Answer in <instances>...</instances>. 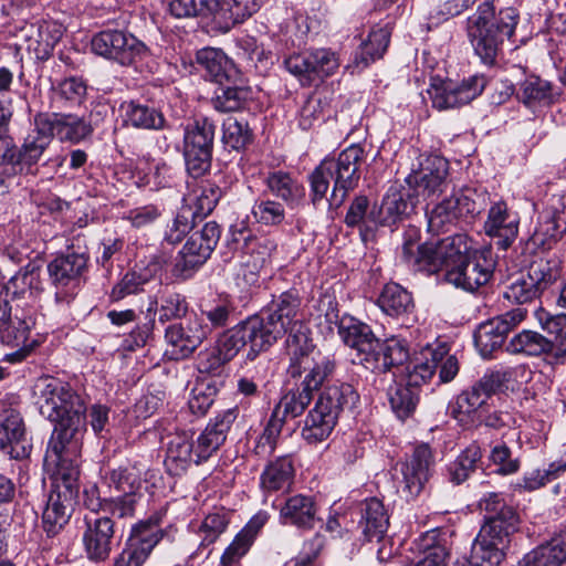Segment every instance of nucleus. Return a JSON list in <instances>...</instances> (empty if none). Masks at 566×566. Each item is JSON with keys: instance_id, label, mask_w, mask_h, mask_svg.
Masks as SVG:
<instances>
[{"instance_id": "obj_1", "label": "nucleus", "mask_w": 566, "mask_h": 566, "mask_svg": "<svg viewBox=\"0 0 566 566\" xmlns=\"http://www.w3.org/2000/svg\"><path fill=\"white\" fill-rule=\"evenodd\" d=\"M408 230L402 244V259L416 271L436 273L446 268V280L457 287L473 292L486 284L495 262L490 250H471L465 234L459 233L422 244Z\"/></svg>"}, {"instance_id": "obj_2", "label": "nucleus", "mask_w": 566, "mask_h": 566, "mask_svg": "<svg viewBox=\"0 0 566 566\" xmlns=\"http://www.w3.org/2000/svg\"><path fill=\"white\" fill-rule=\"evenodd\" d=\"M300 350V347L293 346L287 374L292 378L304 375L301 389L284 395L274 408L261 437V440H265L269 444H272V439L280 433L286 418L293 419L301 416L312 401L313 392L329 381L336 370V361L332 356L324 354L304 356Z\"/></svg>"}, {"instance_id": "obj_3", "label": "nucleus", "mask_w": 566, "mask_h": 566, "mask_svg": "<svg viewBox=\"0 0 566 566\" xmlns=\"http://www.w3.org/2000/svg\"><path fill=\"white\" fill-rule=\"evenodd\" d=\"M35 395L40 413L56 423L53 438L62 444L77 442L86 427L84 399L69 384L53 377L39 379Z\"/></svg>"}, {"instance_id": "obj_4", "label": "nucleus", "mask_w": 566, "mask_h": 566, "mask_svg": "<svg viewBox=\"0 0 566 566\" xmlns=\"http://www.w3.org/2000/svg\"><path fill=\"white\" fill-rule=\"evenodd\" d=\"M485 513L484 524L472 545L473 562L486 560L490 566H499L506 556L511 538L518 530L520 516L499 493H488L479 501Z\"/></svg>"}, {"instance_id": "obj_5", "label": "nucleus", "mask_w": 566, "mask_h": 566, "mask_svg": "<svg viewBox=\"0 0 566 566\" xmlns=\"http://www.w3.org/2000/svg\"><path fill=\"white\" fill-rule=\"evenodd\" d=\"M520 21L514 8L495 11L492 1H483L467 20V36L474 53L486 65L495 63L505 40H510Z\"/></svg>"}, {"instance_id": "obj_6", "label": "nucleus", "mask_w": 566, "mask_h": 566, "mask_svg": "<svg viewBox=\"0 0 566 566\" xmlns=\"http://www.w3.org/2000/svg\"><path fill=\"white\" fill-rule=\"evenodd\" d=\"M364 157V148L353 144L342 150L337 157L325 158L308 176L313 205L317 206L325 198L329 181L333 180L329 205L339 207L349 191L358 186Z\"/></svg>"}, {"instance_id": "obj_7", "label": "nucleus", "mask_w": 566, "mask_h": 566, "mask_svg": "<svg viewBox=\"0 0 566 566\" xmlns=\"http://www.w3.org/2000/svg\"><path fill=\"white\" fill-rule=\"evenodd\" d=\"M262 319V333L264 338L272 346L280 337L289 333L286 338V349L292 359V348L300 347L304 356H314L322 354L315 350L310 339L306 328L301 319V298L296 291L282 293L272 302L269 314Z\"/></svg>"}, {"instance_id": "obj_8", "label": "nucleus", "mask_w": 566, "mask_h": 566, "mask_svg": "<svg viewBox=\"0 0 566 566\" xmlns=\"http://www.w3.org/2000/svg\"><path fill=\"white\" fill-rule=\"evenodd\" d=\"M357 401L358 395L349 384L336 382L325 386L305 419L302 429L304 440L308 443H318L327 439L340 412L345 408H353Z\"/></svg>"}, {"instance_id": "obj_9", "label": "nucleus", "mask_w": 566, "mask_h": 566, "mask_svg": "<svg viewBox=\"0 0 566 566\" xmlns=\"http://www.w3.org/2000/svg\"><path fill=\"white\" fill-rule=\"evenodd\" d=\"M518 373H525V368L523 366L505 368L483 376L470 389L462 391L457 397L451 406L452 418L464 427L482 422L488 400L493 394L509 389V382Z\"/></svg>"}, {"instance_id": "obj_10", "label": "nucleus", "mask_w": 566, "mask_h": 566, "mask_svg": "<svg viewBox=\"0 0 566 566\" xmlns=\"http://www.w3.org/2000/svg\"><path fill=\"white\" fill-rule=\"evenodd\" d=\"M486 203V192L474 187L454 190L450 197L436 205L428 213V230L439 233L457 220L475 216Z\"/></svg>"}, {"instance_id": "obj_11", "label": "nucleus", "mask_w": 566, "mask_h": 566, "mask_svg": "<svg viewBox=\"0 0 566 566\" xmlns=\"http://www.w3.org/2000/svg\"><path fill=\"white\" fill-rule=\"evenodd\" d=\"M55 301L69 304L75 296L88 269V255L85 252L66 251L55 256L46 266Z\"/></svg>"}, {"instance_id": "obj_12", "label": "nucleus", "mask_w": 566, "mask_h": 566, "mask_svg": "<svg viewBox=\"0 0 566 566\" xmlns=\"http://www.w3.org/2000/svg\"><path fill=\"white\" fill-rule=\"evenodd\" d=\"M143 474V470L135 464L112 470L107 475L108 486L122 495L105 501L102 504L103 511L120 518L133 516L140 492L146 489Z\"/></svg>"}, {"instance_id": "obj_13", "label": "nucleus", "mask_w": 566, "mask_h": 566, "mask_svg": "<svg viewBox=\"0 0 566 566\" xmlns=\"http://www.w3.org/2000/svg\"><path fill=\"white\" fill-rule=\"evenodd\" d=\"M214 124L208 118L189 124L184 135V156L190 177L200 178L211 167Z\"/></svg>"}, {"instance_id": "obj_14", "label": "nucleus", "mask_w": 566, "mask_h": 566, "mask_svg": "<svg viewBox=\"0 0 566 566\" xmlns=\"http://www.w3.org/2000/svg\"><path fill=\"white\" fill-rule=\"evenodd\" d=\"M559 275L560 269L556 261L536 260L526 274H522L505 287L503 296L518 304L532 302L555 283Z\"/></svg>"}, {"instance_id": "obj_15", "label": "nucleus", "mask_w": 566, "mask_h": 566, "mask_svg": "<svg viewBox=\"0 0 566 566\" xmlns=\"http://www.w3.org/2000/svg\"><path fill=\"white\" fill-rule=\"evenodd\" d=\"M285 69L304 86L333 75L339 67V57L331 49L319 48L290 55Z\"/></svg>"}, {"instance_id": "obj_16", "label": "nucleus", "mask_w": 566, "mask_h": 566, "mask_svg": "<svg viewBox=\"0 0 566 566\" xmlns=\"http://www.w3.org/2000/svg\"><path fill=\"white\" fill-rule=\"evenodd\" d=\"M220 235L221 229L214 221H209L200 230L193 231L179 252L174 272L179 276L188 277L193 270L209 259Z\"/></svg>"}, {"instance_id": "obj_17", "label": "nucleus", "mask_w": 566, "mask_h": 566, "mask_svg": "<svg viewBox=\"0 0 566 566\" xmlns=\"http://www.w3.org/2000/svg\"><path fill=\"white\" fill-rule=\"evenodd\" d=\"M217 346L223 358L231 360L244 347H249L248 358L254 359L259 353L266 350L270 344L262 333L261 317L252 316L223 333Z\"/></svg>"}, {"instance_id": "obj_18", "label": "nucleus", "mask_w": 566, "mask_h": 566, "mask_svg": "<svg viewBox=\"0 0 566 566\" xmlns=\"http://www.w3.org/2000/svg\"><path fill=\"white\" fill-rule=\"evenodd\" d=\"M437 368L442 382L452 380L459 371V363L454 355H449L446 345L437 347L427 346L415 359L412 368L408 371L410 386L419 387L432 378Z\"/></svg>"}, {"instance_id": "obj_19", "label": "nucleus", "mask_w": 566, "mask_h": 566, "mask_svg": "<svg viewBox=\"0 0 566 566\" xmlns=\"http://www.w3.org/2000/svg\"><path fill=\"white\" fill-rule=\"evenodd\" d=\"M448 176L449 161L439 155H428L420 157L419 167L407 177V182L417 196L430 198L446 189Z\"/></svg>"}, {"instance_id": "obj_20", "label": "nucleus", "mask_w": 566, "mask_h": 566, "mask_svg": "<svg viewBox=\"0 0 566 566\" xmlns=\"http://www.w3.org/2000/svg\"><path fill=\"white\" fill-rule=\"evenodd\" d=\"M485 85L484 76L473 75L461 83L452 81L433 83L428 90V94L431 97L432 106L442 111L469 104L483 92Z\"/></svg>"}, {"instance_id": "obj_21", "label": "nucleus", "mask_w": 566, "mask_h": 566, "mask_svg": "<svg viewBox=\"0 0 566 566\" xmlns=\"http://www.w3.org/2000/svg\"><path fill=\"white\" fill-rule=\"evenodd\" d=\"M92 51L122 65H129L144 51V44L134 35L118 30H106L95 34L91 41Z\"/></svg>"}, {"instance_id": "obj_22", "label": "nucleus", "mask_w": 566, "mask_h": 566, "mask_svg": "<svg viewBox=\"0 0 566 566\" xmlns=\"http://www.w3.org/2000/svg\"><path fill=\"white\" fill-rule=\"evenodd\" d=\"M433 468L434 455L431 448L426 443L415 447L401 467L402 492L407 497L415 499L422 492Z\"/></svg>"}, {"instance_id": "obj_23", "label": "nucleus", "mask_w": 566, "mask_h": 566, "mask_svg": "<svg viewBox=\"0 0 566 566\" xmlns=\"http://www.w3.org/2000/svg\"><path fill=\"white\" fill-rule=\"evenodd\" d=\"M526 317V310L513 308L479 326L474 343L483 357L500 348L506 335Z\"/></svg>"}, {"instance_id": "obj_24", "label": "nucleus", "mask_w": 566, "mask_h": 566, "mask_svg": "<svg viewBox=\"0 0 566 566\" xmlns=\"http://www.w3.org/2000/svg\"><path fill=\"white\" fill-rule=\"evenodd\" d=\"M210 335V327L199 315L171 324L166 328L165 338L172 347L175 357L185 358L192 354Z\"/></svg>"}, {"instance_id": "obj_25", "label": "nucleus", "mask_w": 566, "mask_h": 566, "mask_svg": "<svg viewBox=\"0 0 566 566\" xmlns=\"http://www.w3.org/2000/svg\"><path fill=\"white\" fill-rule=\"evenodd\" d=\"M161 537L163 531L153 522L136 525L113 566H143Z\"/></svg>"}, {"instance_id": "obj_26", "label": "nucleus", "mask_w": 566, "mask_h": 566, "mask_svg": "<svg viewBox=\"0 0 566 566\" xmlns=\"http://www.w3.org/2000/svg\"><path fill=\"white\" fill-rule=\"evenodd\" d=\"M86 528L83 545L90 560H106L112 552L115 536L114 522L108 516L97 514L85 516Z\"/></svg>"}, {"instance_id": "obj_27", "label": "nucleus", "mask_w": 566, "mask_h": 566, "mask_svg": "<svg viewBox=\"0 0 566 566\" xmlns=\"http://www.w3.org/2000/svg\"><path fill=\"white\" fill-rule=\"evenodd\" d=\"M48 114L41 113L34 117V129L28 134L21 148H17V165L22 174H32L53 137L50 130Z\"/></svg>"}, {"instance_id": "obj_28", "label": "nucleus", "mask_w": 566, "mask_h": 566, "mask_svg": "<svg viewBox=\"0 0 566 566\" xmlns=\"http://www.w3.org/2000/svg\"><path fill=\"white\" fill-rule=\"evenodd\" d=\"M31 444L25 436V428L20 413L14 409H6L0 415V452L10 459L27 458Z\"/></svg>"}, {"instance_id": "obj_29", "label": "nucleus", "mask_w": 566, "mask_h": 566, "mask_svg": "<svg viewBox=\"0 0 566 566\" xmlns=\"http://www.w3.org/2000/svg\"><path fill=\"white\" fill-rule=\"evenodd\" d=\"M237 407L220 412L197 439L196 464L207 461L226 441L227 434L238 418Z\"/></svg>"}, {"instance_id": "obj_30", "label": "nucleus", "mask_w": 566, "mask_h": 566, "mask_svg": "<svg viewBox=\"0 0 566 566\" xmlns=\"http://www.w3.org/2000/svg\"><path fill=\"white\" fill-rule=\"evenodd\" d=\"M63 33V25L52 20L31 23L21 30L27 49L40 60L49 59Z\"/></svg>"}, {"instance_id": "obj_31", "label": "nucleus", "mask_w": 566, "mask_h": 566, "mask_svg": "<svg viewBox=\"0 0 566 566\" xmlns=\"http://www.w3.org/2000/svg\"><path fill=\"white\" fill-rule=\"evenodd\" d=\"M191 177L187 181V192L184 195V207L191 219L205 218L210 214L219 199L221 189L209 180H198Z\"/></svg>"}, {"instance_id": "obj_32", "label": "nucleus", "mask_w": 566, "mask_h": 566, "mask_svg": "<svg viewBox=\"0 0 566 566\" xmlns=\"http://www.w3.org/2000/svg\"><path fill=\"white\" fill-rule=\"evenodd\" d=\"M520 218L504 201L493 203L484 223L485 233L497 239V245L507 249L518 234Z\"/></svg>"}, {"instance_id": "obj_33", "label": "nucleus", "mask_w": 566, "mask_h": 566, "mask_svg": "<svg viewBox=\"0 0 566 566\" xmlns=\"http://www.w3.org/2000/svg\"><path fill=\"white\" fill-rule=\"evenodd\" d=\"M338 334L343 342L356 352L353 361L365 366L364 357L368 358L373 348L378 346V339L371 328L354 317H343L338 325Z\"/></svg>"}, {"instance_id": "obj_34", "label": "nucleus", "mask_w": 566, "mask_h": 566, "mask_svg": "<svg viewBox=\"0 0 566 566\" xmlns=\"http://www.w3.org/2000/svg\"><path fill=\"white\" fill-rule=\"evenodd\" d=\"M409 358V348L405 339L390 337L380 343L378 340L377 348H373L371 355L366 361L365 368L375 373H386L392 367L402 365Z\"/></svg>"}, {"instance_id": "obj_35", "label": "nucleus", "mask_w": 566, "mask_h": 566, "mask_svg": "<svg viewBox=\"0 0 566 566\" xmlns=\"http://www.w3.org/2000/svg\"><path fill=\"white\" fill-rule=\"evenodd\" d=\"M34 324V318L31 315L19 316L15 314L9 324L0 331V339L3 344L20 348L15 353L7 355V360L20 361L33 349L34 342L30 340V333Z\"/></svg>"}, {"instance_id": "obj_36", "label": "nucleus", "mask_w": 566, "mask_h": 566, "mask_svg": "<svg viewBox=\"0 0 566 566\" xmlns=\"http://www.w3.org/2000/svg\"><path fill=\"white\" fill-rule=\"evenodd\" d=\"M263 184L271 196L279 198L291 209L298 206L305 197L303 185L284 170L269 171L263 178Z\"/></svg>"}, {"instance_id": "obj_37", "label": "nucleus", "mask_w": 566, "mask_h": 566, "mask_svg": "<svg viewBox=\"0 0 566 566\" xmlns=\"http://www.w3.org/2000/svg\"><path fill=\"white\" fill-rule=\"evenodd\" d=\"M317 505L312 496L296 494L287 497L280 509V520L284 525L298 528L314 527Z\"/></svg>"}, {"instance_id": "obj_38", "label": "nucleus", "mask_w": 566, "mask_h": 566, "mask_svg": "<svg viewBox=\"0 0 566 566\" xmlns=\"http://www.w3.org/2000/svg\"><path fill=\"white\" fill-rule=\"evenodd\" d=\"M196 463L192 433L181 431L172 434L167 444L165 465L175 475L185 472L191 463Z\"/></svg>"}, {"instance_id": "obj_39", "label": "nucleus", "mask_w": 566, "mask_h": 566, "mask_svg": "<svg viewBox=\"0 0 566 566\" xmlns=\"http://www.w3.org/2000/svg\"><path fill=\"white\" fill-rule=\"evenodd\" d=\"M266 522V513L260 512L255 514L226 548L221 556L222 566L235 565L248 553L258 533Z\"/></svg>"}, {"instance_id": "obj_40", "label": "nucleus", "mask_w": 566, "mask_h": 566, "mask_svg": "<svg viewBox=\"0 0 566 566\" xmlns=\"http://www.w3.org/2000/svg\"><path fill=\"white\" fill-rule=\"evenodd\" d=\"M566 562V531L527 553L515 566H560Z\"/></svg>"}, {"instance_id": "obj_41", "label": "nucleus", "mask_w": 566, "mask_h": 566, "mask_svg": "<svg viewBox=\"0 0 566 566\" xmlns=\"http://www.w3.org/2000/svg\"><path fill=\"white\" fill-rule=\"evenodd\" d=\"M566 231V193L554 195L541 216L536 233L557 240Z\"/></svg>"}, {"instance_id": "obj_42", "label": "nucleus", "mask_w": 566, "mask_h": 566, "mask_svg": "<svg viewBox=\"0 0 566 566\" xmlns=\"http://www.w3.org/2000/svg\"><path fill=\"white\" fill-rule=\"evenodd\" d=\"M516 97L526 107L536 111L553 103V85L539 76L530 75L520 83Z\"/></svg>"}, {"instance_id": "obj_43", "label": "nucleus", "mask_w": 566, "mask_h": 566, "mask_svg": "<svg viewBox=\"0 0 566 566\" xmlns=\"http://www.w3.org/2000/svg\"><path fill=\"white\" fill-rule=\"evenodd\" d=\"M359 526L367 541L379 542L384 538L389 526V516L381 501L373 497L365 502Z\"/></svg>"}, {"instance_id": "obj_44", "label": "nucleus", "mask_w": 566, "mask_h": 566, "mask_svg": "<svg viewBox=\"0 0 566 566\" xmlns=\"http://www.w3.org/2000/svg\"><path fill=\"white\" fill-rule=\"evenodd\" d=\"M52 137L63 142L80 143L92 133V127L84 119L72 115L48 114Z\"/></svg>"}, {"instance_id": "obj_45", "label": "nucleus", "mask_w": 566, "mask_h": 566, "mask_svg": "<svg viewBox=\"0 0 566 566\" xmlns=\"http://www.w3.org/2000/svg\"><path fill=\"white\" fill-rule=\"evenodd\" d=\"M196 61L211 81L222 84L234 71L233 63L219 49L205 48L197 52Z\"/></svg>"}, {"instance_id": "obj_46", "label": "nucleus", "mask_w": 566, "mask_h": 566, "mask_svg": "<svg viewBox=\"0 0 566 566\" xmlns=\"http://www.w3.org/2000/svg\"><path fill=\"white\" fill-rule=\"evenodd\" d=\"M507 350L513 354H525L528 356L545 355L549 363H553L552 340L542 334L525 329L516 334L509 343Z\"/></svg>"}, {"instance_id": "obj_47", "label": "nucleus", "mask_w": 566, "mask_h": 566, "mask_svg": "<svg viewBox=\"0 0 566 566\" xmlns=\"http://www.w3.org/2000/svg\"><path fill=\"white\" fill-rule=\"evenodd\" d=\"M536 316L543 329L555 336L552 340L553 363H566V314L552 316L544 310H539Z\"/></svg>"}, {"instance_id": "obj_48", "label": "nucleus", "mask_w": 566, "mask_h": 566, "mask_svg": "<svg viewBox=\"0 0 566 566\" xmlns=\"http://www.w3.org/2000/svg\"><path fill=\"white\" fill-rule=\"evenodd\" d=\"M378 305L384 313L395 317L409 314L415 307L411 294L397 283L385 285Z\"/></svg>"}, {"instance_id": "obj_49", "label": "nucleus", "mask_w": 566, "mask_h": 566, "mask_svg": "<svg viewBox=\"0 0 566 566\" xmlns=\"http://www.w3.org/2000/svg\"><path fill=\"white\" fill-rule=\"evenodd\" d=\"M292 460L282 457L271 462L261 474V486L269 492L289 489L293 482Z\"/></svg>"}, {"instance_id": "obj_50", "label": "nucleus", "mask_w": 566, "mask_h": 566, "mask_svg": "<svg viewBox=\"0 0 566 566\" xmlns=\"http://www.w3.org/2000/svg\"><path fill=\"white\" fill-rule=\"evenodd\" d=\"M125 122L135 128L161 129L165 125L164 115L154 107L134 101L122 104Z\"/></svg>"}, {"instance_id": "obj_51", "label": "nucleus", "mask_w": 566, "mask_h": 566, "mask_svg": "<svg viewBox=\"0 0 566 566\" xmlns=\"http://www.w3.org/2000/svg\"><path fill=\"white\" fill-rule=\"evenodd\" d=\"M390 41V32L387 28L373 29L355 54V64L357 67L365 69L370 63L380 59L386 52Z\"/></svg>"}, {"instance_id": "obj_52", "label": "nucleus", "mask_w": 566, "mask_h": 566, "mask_svg": "<svg viewBox=\"0 0 566 566\" xmlns=\"http://www.w3.org/2000/svg\"><path fill=\"white\" fill-rule=\"evenodd\" d=\"M345 223L350 228L358 227L361 233L374 231L379 227L377 206L370 208L367 197H356L348 208Z\"/></svg>"}, {"instance_id": "obj_53", "label": "nucleus", "mask_w": 566, "mask_h": 566, "mask_svg": "<svg viewBox=\"0 0 566 566\" xmlns=\"http://www.w3.org/2000/svg\"><path fill=\"white\" fill-rule=\"evenodd\" d=\"M285 207V203L270 197H260L254 201L251 214L262 227H280L286 218Z\"/></svg>"}, {"instance_id": "obj_54", "label": "nucleus", "mask_w": 566, "mask_h": 566, "mask_svg": "<svg viewBox=\"0 0 566 566\" xmlns=\"http://www.w3.org/2000/svg\"><path fill=\"white\" fill-rule=\"evenodd\" d=\"M565 471L566 446H564L559 459L554 460L545 470H535L527 473L517 485L524 490L534 491L557 479Z\"/></svg>"}, {"instance_id": "obj_55", "label": "nucleus", "mask_w": 566, "mask_h": 566, "mask_svg": "<svg viewBox=\"0 0 566 566\" xmlns=\"http://www.w3.org/2000/svg\"><path fill=\"white\" fill-rule=\"evenodd\" d=\"M266 0H226L223 33L256 13Z\"/></svg>"}, {"instance_id": "obj_56", "label": "nucleus", "mask_w": 566, "mask_h": 566, "mask_svg": "<svg viewBox=\"0 0 566 566\" xmlns=\"http://www.w3.org/2000/svg\"><path fill=\"white\" fill-rule=\"evenodd\" d=\"M409 203L403 195L395 188H390L385 195L381 206L377 207L379 226L395 223L402 216L408 213Z\"/></svg>"}, {"instance_id": "obj_57", "label": "nucleus", "mask_w": 566, "mask_h": 566, "mask_svg": "<svg viewBox=\"0 0 566 566\" xmlns=\"http://www.w3.org/2000/svg\"><path fill=\"white\" fill-rule=\"evenodd\" d=\"M78 443L74 440L71 442H64L63 444L55 438H52V441L50 443L52 453L59 460L56 465V478L57 480H61L65 486L66 490L72 492V489L75 484V482L78 479L80 471L78 467L73 463L72 461H69L64 457V451L67 448L69 444H74L76 447Z\"/></svg>"}, {"instance_id": "obj_58", "label": "nucleus", "mask_w": 566, "mask_h": 566, "mask_svg": "<svg viewBox=\"0 0 566 566\" xmlns=\"http://www.w3.org/2000/svg\"><path fill=\"white\" fill-rule=\"evenodd\" d=\"M388 396L394 412L399 419L403 420L415 411L419 395L417 387L408 384L407 386L396 385L391 387Z\"/></svg>"}, {"instance_id": "obj_59", "label": "nucleus", "mask_w": 566, "mask_h": 566, "mask_svg": "<svg viewBox=\"0 0 566 566\" xmlns=\"http://www.w3.org/2000/svg\"><path fill=\"white\" fill-rule=\"evenodd\" d=\"M250 98L251 90L248 87H220L212 99V104L219 112H237L243 108Z\"/></svg>"}, {"instance_id": "obj_60", "label": "nucleus", "mask_w": 566, "mask_h": 566, "mask_svg": "<svg viewBox=\"0 0 566 566\" xmlns=\"http://www.w3.org/2000/svg\"><path fill=\"white\" fill-rule=\"evenodd\" d=\"M70 514L67 512V505L59 493H51L48 500V504L42 514V522L44 531L49 535L57 533V531L67 522Z\"/></svg>"}, {"instance_id": "obj_61", "label": "nucleus", "mask_w": 566, "mask_h": 566, "mask_svg": "<svg viewBox=\"0 0 566 566\" xmlns=\"http://www.w3.org/2000/svg\"><path fill=\"white\" fill-rule=\"evenodd\" d=\"M153 305H158L157 311L160 323L181 318L188 312V303L185 296L175 292L163 293L159 301H155L150 304L148 311L153 310Z\"/></svg>"}, {"instance_id": "obj_62", "label": "nucleus", "mask_w": 566, "mask_h": 566, "mask_svg": "<svg viewBox=\"0 0 566 566\" xmlns=\"http://www.w3.org/2000/svg\"><path fill=\"white\" fill-rule=\"evenodd\" d=\"M482 452L478 444H470L449 467L452 482L460 484L475 470Z\"/></svg>"}, {"instance_id": "obj_63", "label": "nucleus", "mask_w": 566, "mask_h": 566, "mask_svg": "<svg viewBox=\"0 0 566 566\" xmlns=\"http://www.w3.org/2000/svg\"><path fill=\"white\" fill-rule=\"evenodd\" d=\"M21 175L17 165V146L7 133H0V190L6 187V179Z\"/></svg>"}, {"instance_id": "obj_64", "label": "nucleus", "mask_w": 566, "mask_h": 566, "mask_svg": "<svg viewBox=\"0 0 566 566\" xmlns=\"http://www.w3.org/2000/svg\"><path fill=\"white\" fill-rule=\"evenodd\" d=\"M222 140L230 148L240 150L251 142V132L245 123L229 117L223 123Z\"/></svg>"}]
</instances>
